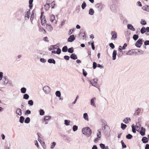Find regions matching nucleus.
Returning a JSON list of instances; mask_svg holds the SVG:
<instances>
[{
	"instance_id": "c85d7f7f",
	"label": "nucleus",
	"mask_w": 149,
	"mask_h": 149,
	"mask_svg": "<svg viewBox=\"0 0 149 149\" xmlns=\"http://www.w3.org/2000/svg\"><path fill=\"white\" fill-rule=\"evenodd\" d=\"M94 11L93 9L92 8L90 9L89 10V14L90 15H92L94 14Z\"/></svg>"
},
{
	"instance_id": "4d7b16f0",
	"label": "nucleus",
	"mask_w": 149,
	"mask_h": 149,
	"mask_svg": "<svg viewBox=\"0 0 149 149\" xmlns=\"http://www.w3.org/2000/svg\"><path fill=\"white\" fill-rule=\"evenodd\" d=\"M97 63L95 62H94L93 63V69H95L97 67Z\"/></svg>"
},
{
	"instance_id": "bf43d9fd",
	"label": "nucleus",
	"mask_w": 149,
	"mask_h": 149,
	"mask_svg": "<svg viewBox=\"0 0 149 149\" xmlns=\"http://www.w3.org/2000/svg\"><path fill=\"white\" fill-rule=\"evenodd\" d=\"M82 71L83 74L84 75V76L85 77H86L87 74V72L84 69H83Z\"/></svg>"
},
{
	"instance_id": "f257e3e1",
	"label": "nucleus",
	"mask_w": 149,
	"mask_h": 149,
	"mask_svg": "<svg viewBox=\"0 0 149 149\" xmlns=\"http://www.w3.org/2000/svg\"><path fill=\"white\" fill-rule=\"evenodd\" d=\"M82 133L88 137L91 136L92 134V131L91 129L89 127L83 128L82 130Z\"/></svg>"
},
{
	"instance_id": "864d4df0",
	"label": "nucleus",
	"mask_w": 149,
	"mask_h": 149,
	"mask_svg": "<svg viewBox=\"0 0 149 149\" xmlns=\"http://www.w3.org/2000/svg\"><path fill=\"white\" fill-rule=\"evenodd\" d=\"M78 129V127L76 125H74L72 129L74 132L76 131Z\"/></svg>"
},
{
	"instance_id": "72a5a7b5",
	"label": "nucleus",
	"mask_w": 149,
	"mask_h": 149,
	"mask_svg": "<svg viewBox=\"0 0 149 149\" xmlns=\"http://www.w3.org/2000/svg\"><path fill=\"white\" fill-rule=\"evenodd\" d=\"M24 120V118L22 116L20 117L19 122L21 123H23Z\"/></svg>"
},
{
	"instance_id": "4c0bfd02",
	"label": "nucleus",
	"mask_w": 149,
	"mask_h": 149,
	"mask_svg": "<svg viewBox=\"0 0 149 149\" xmlns=\"http://www.w3.org/2000/svg\"><path fill=\"white\" fill-rule=\"evenodd\" d=\"M68 50V47L66 46H64L62 49V51L63 52H66Z\"/></svg>"
},
{
	"instance_id": "a211bd4d",
	"label": "nucleus",
	"mask_w": 149,
	"mask_h": 149,
	"mask_svg": "<svg viewBox=\"0 0 149 149\" xmlns=\"http://www.w3.org/2000/svg\"><path fill=\"white\" fill-rule=\"evenodd\" d=\"M79 36H82L83 37H86L85 32L83 29L80 30Z\"/></svg>"
},
{
	"instance_id": "c03bdc74",
	"label": "nucleus",
	"mask_w": 149,
	"mask_h": 149,
	"mask_svg": "<svg viewBox=\"0 0 149 149\" xmlns=\"http://www.w3.org/2000/svg\"><path fill=\"white\" fill-rule=\"evenodd\" d=\"M40 115L41 116L45 114V111L43 109H40L39 111Z\"/></svg>"
},
{
	"instance_id": "cd10ccee",
	"label": "nucleus",
	"mask_w": 149,
	"mask_h": 149,
	"mask_svg": "<svg viewBox=\"0 0 149 149\" xmlns=\"http://www.w3.org/2000/svg\"><path fill=\"white\" fill-rule=\"evenodd\" d=\"M96 99L95 97H94L92 98L91 100V105L95 106L94 100Z\"/></svg>"
},
{
	"instance_id": "6ab92c4d",
	"label": "nucleus",
	"mask_w": 149,
	"mask_h": 149,
	"mask_svg": "<svg viewBox=\"0 0 149 149\" xmlns=\"http://www.w3.org/2000/svg\"><path fill=\"white\" fill-rule=\"evenodd\" d=\"M70 58L73 60H76L77 58V56L74 53H72L71 55Z\"/></svg>"
},
{
	"instance_id": "49530a36",
	"label": "nucleus",
	"mask_w": 149,
	"mask_h": 149,
	"mask_svg": "<svg viewBox=\"0 0 149 149\" xmlns=\"http://www.w3.org/2000/svg\"><path fill=\"white\" fill-rule=\"evenodd\" d=\"M139 38V36L137 34H134L133 37V38L134 40H136Z\"/></svg>"
},
{
	"instance_id": "6e6552de",
	"label": "nucleus",
	"mask_w": 149,
	"mask_h": 149,
	"mask_svg": "<svg viewBox=\"0 0 149 149\" xmlns=\"http://www.w3.org/2000/svg\"><path fill=\"white\" fill-rule=\"evenodd\" d=\"M98 79L97 78L94 79L92 80H90V82L91 85L95 87H96V85L97 83Z\"/></svg>"
},
{
	"instance_id": "423d86ee",
	"label": "nucleus",
	"mask_w": 149,
	"mask_h": 149,
	"mask_svg": "<svg viewBox=\"0 0 149 149\" xmlns=\"http://www.w3.org/2000/svg\"><path fill=\"white\" fill-rule=\"evenodd\" d=\"M112 36L111 39L115 40L117 38V33L115 31H112L111 32Z\"/></svg>"
},
{
	"instance_id": "8fccbe9b",
	"label": "nucleus",
	"mask_w": 149,
	"mask_h": 149,
	"mask_svg": "<svg viewBox=\"0 0 149 149\" xmlns=\"http://www.w3.org/2000/svg\"><path fill=\"white\" fill-rule=\"evenodd\" d=\"M70 122L69 120H64L65 124L67 126L70 125Z\"/></svg>"
},
{
	"instance_id": "c756f323",
	"label": "nucleus",
	"mask_w": 149,
	"mask_h": 149,
	"mask_svg": "<svg viewBox=\"0 0 149 149\" xmlns=\"http://www.w3.org/2000/svg\"><path fill=\"white\" fill-rule=\"evenodd\" d=\"M50 3H47L45 5V9L46 10H48L50 7Z\"/></svg>"
},
{
	"instance_id": "7ed1b4c3",
	"label": "nucleus",
	"mask_w": 149,
	"mask_h": 149,
	"mask_svg": "<svg viewBox=\"0 0 149 149\" xmlns=\"http://www.w3.org/2000/svg\"><path fill=\"white\" fill-rule=\"evenodd\" d=\"M143 40L142 38H139L136 42L135 45L137 47L140 48L143 44Z\"/></svg>"
},
{
	"instance_id": "c9c22d12",
	"label": "nucleus",
	"mask_w": 149,
	"mask_h": 149,
	"mask_svg": "<svg viewBox=\"0 0 149 149\" xmlns=\"http://www.w3.org/2000/svg\"><path fill=\"white\" fill-rule=\"evenodd\" d=\"M24 123H29L30 121V119L29 117H26L24 120Z\"/></svg>"
},
{
	"instance_id": "f8f14e48",
	"label": "nucleus",
	"mask_w": 149,
	"mask_h": 149,
	"mask_svg": "<svg viewBox=\"0 0 149 149\" xmlns=\"http://www.w3.org/2000/svg\"><path fill=\"white\" fill-rule=\"evenodd\" d=\"M100 121L102 122V127H105L106 126H107L108 125L107 124V123L106 121L105 120L103 119H100Z\"/></svg>"
},
{
	"instance_id": "20e7f679",
	"label": "nucleus",
	"mask_w": 149,
	"mask_h": 149,
	"mask_svg": "<svg viewBox=\"0 0 149 149\" xmlns=\"http://www.w3.org/2000/svg\"><path fill=\"white\" fill-rule=\"evenodd\" d=\"M108 129V126H106L105 127H102V132L105 135H107L108 134L109 132Z\"/></svg>"
},
{
	"instance_id": "473e14b6",
	"label": "nucleus",
	"mask_w": 149,
	"mask_h": 149,
	"mask_svg": "<svg viewBox=\"0 0 149 149\" xmlns=\"http://www.w3.org/2000/svg\"><path fill=\"white\" fill-rule=\"evenodd\" d=\"M34 10H33L32 12L31 15V16L30 17V20L31 21L32 23V22L33 19V17H34Z\"/></svg>"
},
{
	"instance_id": "09e8293b",
	"label": "nucleus",
	"mask_w": 149,
	"mask_h": 149,
	"mask_svg": "<svg viewBox=\"0 0 149 149\" xmlns=\"http://www.w3.org/2000/svg\"><path fill=\"white\" fill-rule=\"evenodd\" d=\"M86 3L85 1H84L81 5V8L83 9H84L86 6Z\"/></svg>"
},
{
	"instance_id": "79ce46f5",
	"label": "nucleus",
	"mask_w": 149,
	"mask_h": 149,
	"mask_svg": "<svg viewBox=\"0 0 149 149\" xmlns=\"http://www.w3.org/2000/svg\"><path fill=\"white\" fill-rule=\"evenodd\" d=\"M132 137H133L132 136L131 134H128L126 135V138L127 139H131L132 138Z\"/></svg>"
},
{
	"instance_id": "0e129e2a",
	"label": "nucleus",
	"mask_w": 149,
	"mask_h": 149,
	"mask_svg": "<svg viewBox=\"0 0 149 149\" xmlns=\"http://www.w3.org/2000/svg\"><path fill=\"white\" fill-rule=\"evenodd\" d=\"M109 46L112 49H113L115 47V46L113 43H111L109 44Z\"/></svg>"
},
{
	"instance_id": "a19ab883",
	"label": "nucleus",
	"mask_w": 149,
	"mask_h": 149,
	"mask_svg": "<svg viewBox=\"0 0 149 149\" xmlns=\"http://www.w3.org/2000/svg\"><path fill=\"white\" fill-rule=\"evenodd\" d=\"M55 94L57 97H60L61 96V93L59 91H57L55 93Z\"/></svg>"
},
{
	"instance_id": "f03ea898",
	"label": "nucleus",
	"mask_w": 149,
	"mask_h": 149,
	"mask_svg": "<svg viewBox=\"0 0 149 149\" xmlns=\"http://www.w3.org/2000/svg\"><path fill=\"white\" fill-rule=\"evenodd\" d=\"M118 7L115 4H113L110 6V9L111 12L114 13L117 12Z\"/></svg>"
},
{
	"instance_id": "9d476101",
	"label": "nucleus",
	"mask_w": 149,
	"mask_h": 149,
	"mask_svg": "<svg viewBox=\"0 0 149 149\" xmlns=\"http://www.w3.org/2000/svg\"><path fill=\"white\" fill-rule=\"evenodd\" d=\"M145 131L146 130L145 128H144L143 127H141L139 133L141 136H144L145 135Z\"/></svg>"
},
{
	"instance_id": "aec40b11",
	"label": "nucleus",
	"mask_w": 149,
	"mask_h": 149,
	"mask_svg": "<svg viewBox=\"0 0 149 149\" xmlns=\"http://www.w3.org/2000/svg\"><path fill=\"white\" fill-rule=\"evenodd\" d=\"M51 118V116H45L44 118V120L45 122L48 121L49 120H50Z\"/></svg>"
},
{
	"instance_id": "774afa93",
	"label": "nucleus",
	"mask_w": 149,
	"mask_h": 149,
	"mask_svg": "<svg viewBox=\"0 0 149 149\" xmlns=\"http://www.w3.org/2000/svg\"><path fill=\"white\" fill-rule=\"evenodd\" d=\"M51 6L52 8H54V6L55 5V1H53L51 3Z\"/></svg>"
},
{
	"instance_id": "13d9d810",
	"label": "nucleus",
	"mask_w": 149,
	"mask_h": 149,
	"mask_svg": "<svg viewBox=\"0 0 149 149\" xmlns=\"http://www.w3.org/2000/svg\"><path fill=\"white\" fill-rule=\"evenodd\" d=\"M146 6H147V5L142 7V8L143 10L148 12L147 7Z\"/></svg>"
},
{
	"instance_id": "69168bd1",
	"label": "nucleus",
	"mask_w": 149,
	"mask_h": 149,
	"mask_svg": "<svg viewBox=\"0 0 149 149\" xmlns=\"http://www.w3.org/2000/svg\"><path fill=\"white\" fill-rule=\"evenodd\" d=\"M126 54L127 55H131L132 54V52L131 50H129L126 52Z\"/></svg>"
},
{
	"instance_id": "5fc2aeb1",
	"label": "nucleus",
	"mask_w": 149,
	"mask_h": 149,
	"mask_svg": "<svg viewBox=\"0 0 149 149\" xmlns=\"http://www.w3.org/2000/svg\"><path fill=\"white\" fill-rule=\"evenodd\" d=\"M55 19V15H52L51 17V21L52 22H53Z\"/></svg>"
},
{
	"instance_id": "338daca9",
	"label": "nucleus",
	"mask_w": 149,
	"mask_h": 149,
	"mask_svg": "<svg viewBox=\"0 0 149 149\" xmlns=\"http://www.w3.org/2000/svg\"><path fill=\"white\" fill-rule=\"evenodd\" d=\"M63 136H64V138L65 139V140H67L68 141H70V138L69 137L65 135H64Z\"/></svg>"
},
{
	"instance_id": "f704fd0d",
	"label": "nucleus",
	"mask_w": 149,
	"mask_h": 149,
	"mask_svg": "<svg viewBox=\"0 0 149 149\" xmlns=\"http://www.w3.org/2000/svg\"><path fill=\"white\" fill-rule=\"evenodd\" d=\"M26 89L25 87H22L21 89V92L22 93H26Z\"/></svg>"
},
{
	"instance_id": "9b49d317",
	"label": "nucleus",
	"mask_w": 149,
	"mask_h": 149,
	"mask_svg": "<svg viewBox=\"0 0 149 149\" xmlns=\"http://www.w3.org/2000/svg\"><path fill=\"white\" fill-rule=\"evenodd\" d=\"M25 8L24 7H20L18 9V11L20 14H23L25 12Z\"/></svg>"
},
{
	"instance_id": "680f3d73",
	"label": "nucleus",
	"mask_w": 149,
	"mask_h": 149,
	"mask_svg": "<svg viewBox=\"0 0 149 149\" xmlns=\"http://www.w3.org/2000/svg\"><path fill=\"white\" fill-rule=\"evenodd\" d=\"M61 52V50L60 48H58L57 49V50L56 51V53L57 54H59Z\"/></svg>"
},
{
	"instance_id": "393cba45",
	"label": "nucleus",
	"mask_w": 149,
	"mask_h": 149,
	"mask_svg": "<svg viewBox=\"0 0 149 149\" xmlns=\"http://www.w3.org/2000/svg\"><path fill=\"white\" fill-rule=\"evenodd\" d=\"M141 140L143 143H146L148 142V139L146 137H143Z\"/></svg>"
},
{
	"instance_id": "37998d69",
	"label": "nucleus",
	"mask_w": 149,
	"mask_h": 149,
	"mask_svg": "<svg viewBox=\"0 0 149 149\" xmlns=\"http://www.w3.org/2000/svg\"><path fill=\"white\" fill-rule=\"evenodd\" d=\"M29 97V96L27 94H25L23 95V98L26 100H28Z\"/></svg>"
},
{
	"instance_id": "5701e85b",
	"label": "nucleus",
	"mask_w": 149,
	"mask_h": 149,
	"mask_svg": "<svg viewBox=\"0 0 149 149\" xmlns=\"http://www.w3.org/2000/svg\"><path fill=\"white\" fill-rule=\"evenodd\" d=\"M16 113L19 115L20 116L22 114V110L21 109L19 108H17V111H16Z\"/></svg>"
},
{
	"instance_id": "2f4dec72",
	"label": "nucleus",
	"mask_w": 149,
	"mask_h": 149,
	"mask_svg": "<svg viewBox=\"0 0 149 149\" xmlns=\"http://www.w3.org/2000/svg\"><path fill=\"white\" fill-rule=\"evenodd\" d=\"M100 146L101 148L102 149H104L106 148H108V146H105L104 144L102 143L100 144Z\"/></svg>"
},
{
	"instance_id": "2eb2a0df",
	"label": "nucleus",
	"mask_w": 149,
	"mask_h": 149,
	"mask_svg": "<svg viewBox=\"0 0 149 149\" xmlns=\"http://www.w3.org/2000/svg\"><path fill=\"white\" fill-rule=\"evenodd\" d=\"M39 31L42 32L43 33H46V31L45 29L42 27L40 25H38Z\"/></svg>"
},
{
	"instance_id": "a18cd8bd",
	"label": "nucleus",
	"mask_w": 149,
	"mask_h": 149,
	"mask_svg": "<svg viewBox=\"0 0 149 149\" xmlns=\"http://www.w3.org/2000/svg\"><path fill=\"white\" fill-rule=\"evenodd\" d=\"M132 129V132L133 133H135L136 132V129L135 128L134 125V124L132 125L131 126Z\"/></svg>"
},
{
	"instance_id": "f3484780",
	"label": "nucleus",
	"mask_w": 149,
	"mask_h": 149,
	"mask_svg": "<svg viewBox=\"0 0 149 149\" xmlns=\"http://www.w3.org/2000/svg\"><path fill=\"white\" fill-rule=\"evenodd\" d=\"M117 55V51L114 50L112 53V60H115L116 59Z\"/></svg>"
},
{
	"instance_id": "1a4fd4ad",
	"label": "nucleus",
	"mask_w": 149,
	"mask_h": 149,
	"mask_svg": "<svg viewBox=\"0 0 149 149\" xmlns=\"http://www.w3.org/2000/svg\"><path fill=\"white\" fill-rule=\"evenodd\" d=\"M75 39V38L74 35H70L68 39V41L69 42H72Z\"/></svg>"
},
{
	"instance_id": "39448f33",
	"label": "nucleus",
	"mask_w": 149,
	"mask_h": 149,
	"mask_svg": "<svg viewBox=\"0 0 149 149\" xmlns=\"http://www.w3.org/2000/svg\"><path fill=\"white\" fill-rule=\"evenodd\" d=\"M43 90L46 93H48L50 91L51 89L48 86H46L43 87Z\"/></svg>"
},
{
	"instance_id": "58836bf2",
	"label": "nucleus",
	"mask_w": 149,
	"mask_h": 149,
	"mask_svg": "<svg viewBox=\"0 0 149 149\" xmlns=\"http://www.w3.org/2000/svg\"><path fill=\"white\" fill-rule=\"evenodd\" d=\"M127 126L126 125L124 124L123 123H121V128L123 130H125L126 127Z\"/></svg>"
},
{
	"instance_id": "e433bc0d",
	"label": "nucleus",
	"mask_w": 149,
	"mask_h": 149,
	"mask_svg": "<svg viewBox=\"0 0 149 149\" xmlns=\"http://www.w3.org/2000/svg\"><path fill=\"white\" fill-rule=\"evenodd\" d=\"M68 50V52L72 54L74 52V49L72 47L69 48Z\"/></svg>"
},
{
	"instance_id": "052dcab7",
	"label": "nucleus",
	"mask_w": 149,
	"mask_h": 149,
	"mask_svg": "<svg viewBox=\"0 0 149 149\" xmlns=\"http://www.w3.org/2000/svg\"><path fill=\"white\" fill-rule=\"evenodd\" d=\"M31 113V111L29 109L26 110L25 113V114L26 115L29 114H30Z\"/></svg>"
},
{
	"instance_id": "b1692460",
	"label": "nucleus",
	"mask_w": 149,
	"mask_h": 149,
	"mask_svg": "<svg viewBox=\"0 0 149 149\" xmlns=\"http://www.w3.org/2000/svg\"><path fill=\"white\" fill-rule=\"evenodd\" d=\"M135 111V113H134V115L135 116L138 115L140 112L141 109L140 108H138L137 109H136Z\"/></svg>"
},
{
	"instance_id": "ea45409f",
	"label": "nucleus",
	"mask_w": 149,
	"mask_h": 149,
	"mask_svg": "<svg viewBox=\"0 0 149 149\" xmlns=\"http://www.w3.org/2000/svg\"><path fill=\"white\" fill-rule=\"evenodd\" d=\"M141 32L142 34H143L145 33L146 32V30L145 29V28L144 27H143L141 28Z\"/></svg>"
},
{
	"instance_id": "bb28decb",
	"label": "nucleus",
	"mask_w": 149,
	"mask_h": 149,
	"mask_svg": "<svg viewBox=\"0 0 149 149\" xmlns=\"http://www.w3.org/2000/svg\"><path fill=\"white\" fill-rule=\"evenodd\" d=\"M101 130H97V131L98 133H97V137L99 139L100 138H101Z\"/></svg>"
},
{
	"instance_id": "ddd939ff",
	"label": "nucleus",
	"mask_w": 149,
	"mask_h": 149,
	"mask_svg": "<svg viewBox=\"0 0 149 149\" xmlns=\"http://www.w3.org/2000/svg\"><path fill=\"white\" fill-rule=\"evenodd\" d=\"M46 28L49 31H51L53 29V27L51 25L49 24H46Z\"/></svg>"
},
{
	"instance_id": "6e6d98bb",
	"label": "nucleus",
	"mask_w": 149,
	"mask_h": 149,
	"mask_svg": "<svg viewBox=\"0 0 149 149\" xmlns=\"http://www.w3.org/2000/svg\"><path fill=\"white\" fill-rule=\"evenodd\" d=\"M56 143L55 142H52V145H51L50 148L51 149H53L56 145Z\"/></svg>"
},
{
	"instance_id": "e2e57ef3",
	"label": "nucleus",
	"mask_w": 149,
	"mask_h": 149,
	"mask_svg": "<svg viewBox=\"0 0 149 149\" xmlns=\"http://www.w3.org/2000/svg\"><path fill=\"white\" fill-rule=\"evenodd\" d=\"M91 45L92 48L93 50H94L95 49V47L94 45V42L93 41H92V42L91 43Z\"/></svg>"
},
{
	"instance_id": "de8ad7c7",
	"label": "nucleus",
	"mask_w": 149,
	"mask_h": 149,
	"mask_svg": "<svg viewBox=\"0 0 149 149\" xmlns=\"http://www.w3.org/2000/svg\"><path fill=\"white\" fill-rule=\"evenodd\" d=\"M121 143L122 146V147L123 148H125L127 147L126 145L125 144L123 140H121Z\"/></svg>"
},
{
	"instance_id": "603ef678",
	"label": "nucleus",
	"mask_w": 149,
	"mask_h": 149,
	"mask_svg": "<svg viewBox=\"0 0 149 149\" xmlns=\"http://www.w3.org/2000/svg\"><path fill=\"white\" fill-rule=\"evenodd\" d=\"M140 23L143 25H145L146 24V22L144 19H141Z\"/></svg>"
},
{
	"instance_id": "dca6fc26",
	"label": "nucleus",
	"mask_w": 149,
	"mask_h": 149,
	"mask_svg": "<svg viewBox=\"0 0 149 149\" xmlns=\"http://www.w3.org/2000/svg\"><path fill=\"white\" fill-rule=\"evenodd\" d=\"M41 20V23L42 25L45 26L46 23V21L45 18V16H44L43 18L42 19H40Z\"/></svg>"
},
{
	"instance_id": "4468645a",
	"label": "nucleus",
	"mask_w": 149,
	"mask_h": 149,
	"mask_svg": "<svg viewBox=\"0 0 149 149\" xmlns=\"http://www.w3.org/2000/svg\"><path fill=\"white\" fill-rule=\"evenodd\" d=\"M127 28L128 29H130L133 31H135V29L133 26L131 24H128L127 25Z\"/></svg>"
},
{
	"instance_id": "a878e982",
	"label": "nucleus",
	"mask_w": 149,
	"mask_h": 149,
	"mask_svg": "<svg viewBox=\"0 0 149 149\" xmlns=\"http://www.w3.org/2000/svg\"><path fill=\"white\" fill-rule=\"evenodd\" d=\"M33 0H29V7L30 9L32 8L33 6Z\"/></svg>"
},
{
	"instance_id": "7c9ffc66",
	"label": "nucleus",
	"mask_w": 149,
	"mask_h": 149,
	"mask_svg": "<svg viewBox=\"0 0 149 149\" xmlns=\"http://www.w3.org/2000/svg\"><path fill=\"white\" fill-rule=\"evenodd\" d=\"M83 117L87 121L88 120V116L87 113H85L83 115Z\"/></svg>"
},
{
	"instance_id": "412c9836",
	"label": "nucleus",
	"mask_w": 149,
	"mask_h": 149,
	"mask_svg": "<svg viewBox=\"0 0 149 149\" xmlns=\"http://www.w3.org/2000/svg\"><path fill=\"white\" fill-rule=\"evenodd\" d=\"M48 62L49 63L56 64V61L53 58H49L48 60Z\"/></svg>"
},
{
	"instance_id": "3c124183",
	"label": "nucleus",
	"mask_w": 149,
	"mask_h": 149,
	"mask_svg": "<svg viewBox=\"0 0 149 149\" xmlns=\"http://www.w3.org/2000/svg\"><path fill=\"white\" fill-rule=\"evenodd\" d=\"M28 104L30 106H32L33 104V102L32 100H29L28 101Z\"/></svg>"
},
{
	"instance_id": "4be33fe9",
	"label": "nucleus",
	"mask_w": 149,
	"mask_h": 149,
	"mask_svg": "<svg viewBox=\"0 0 149 149\" xmlns=\"http://www.w3.org/2000/svg\"><path fill=\"white\" fill-rule=\"evenodd\" d=\"M3 80H4V84L5 85H6L8 83V79L6 76H5L3 77Z\"/></svg>"
},
{
	"instance_id": "0eeeda50",
	"label": "nucleus",
	"mask_w": 149,
	"mask_h": 149,
	"mask_svg": "<svg viewBox=\"0 0 149 149\" xmlns=\"http://www.w3.org/2000/svg\"><path fill=\"white\" fill-rule=\"evenodd\" d=\"M103 5L101 3H97L95 4V6L99 11H100L102 9Z\"/></svg>"
}]
</instances>
